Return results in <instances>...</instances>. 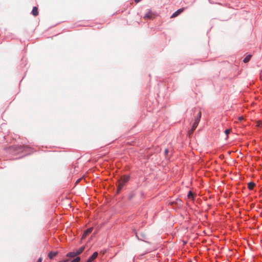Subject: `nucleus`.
Returning a JSON list of instances; mask_svg holds the SVG:
<instances>
[{
  "mask_svg": "<svg viewBox=\"0 0 262 262\" xmlns=\"http://www.w3.org/2000/svg\"><path fill=\"white\" fill-rule=\"evenodd\" d=\"M129 177L128 176H124L118 181V190L117 192L118 193L122 187L124 186L125 184L128 182L129 180Z\"/></svg>",
  "mask_w": 262,
  "mask_h": 262,
  "instance_id": "obj_1",
  "label": "nucleus"
},
{
  "mask_svg": "<svg viewBox=\"0 0 262 262\" xmlns=\"http://www.w3.org/2000/svg\"><path fill=\"white\" fill-rule=\"evenodd\" d=\"M156 14L152 12L151 10H148L147 13L144 15V18L146 19H154L156 17Z\"/></svg>",
  "mask_w": 262,
  "mask_h": 262,
  "instance_id": "obj_2",
  "label": "nucleus"
},
{
  "mask_svg": "<svg viewBox=\"0 0 262 262\" xmlns=\"http://www.w3.org/2000/svg\"><path fill=\"white\" fill-rule=\"evenodd\" d=\"M185 8H182L179 10H178L177 11H176L174 13L172 14V15L171 16L170 18H174L178 16L179 14H180L181 13H182Z\"/></svg>",
  "mask_w": 262,
  "mask_h": 262,
  "instance_id": "obj_3",
  "label": "nucleus"
},
{
  "mask_svg": "<svg viewBox=\"0 0 262 262\" xmlns=\"http://www.w3.org/2000/svg\"><path fill=\"white\" fill-rule=\"evenodd\" d=\"M92 228H90L86 230H85L82 235V239L85 238L89 234H90L92 232Z\"/></svg>",
  "mask_w": 262,
  "mask_h": 262,
  "instance_id": "obj_4",
  "label": "nucleus"
},
{
  "mask_svg": "<svg viewBox=\"0 0 262 262\" xmlns=\"http://www.w3.org/2000/svg\"><path fill=\"white\" fill-rule=\"evenodd\" d=\"M98 256V253L97 252H94L93 255L89 258L86 262H92L95 259L97 258Z\"/></svg>",
  "mask_w": 262,
  "mask_h": 262,
  "instance_id": "obj_5",
  "label": "nucleus"
},
{
  "mask_svg": "<svg viewBox=\"0 0 262 262\" xmlns=\"http://www.w3.org/2000/svg\"><path fill=\"white\" fill-rule=\"evenodd\" d=\"M32 14L34 16H36L38 15V8L36 7H34L32 11Z\"/></svg>",
  "mask_w": 262,
  "mask_h": 262,
  "instance_id": "obj_6",
  "label": "nucleus"
},
{
  "mask_svg": "<svg viewBox=\"0 0 262 262\" xmlns=\"http://www.w3.org/2000/svg\"><path fill=\"white\" fill-rule=\"evenodd\" d=\"M58 252H53L51 251L48 254V257L50 259L53 258L55 256H56L57 255Z\"/></svg>",
  "mask_w": 262,
  "mask_h": 262,
  "instance_id": "obj_7",
  "label": "nucleus"
},
{
  "mask_svg": "<svg viewBox=\"0 0 262 262\" xmlns=\"http://www.w3.org/2000/svg\"><path fill=\"white\" fill-rule=\"evenodd\" d=\"M255 186V184L252 182H250L248 183V187L249 189H250V190H252L254 188Z\"/></svg>",
  "mask_w": 262,
  "mask_h": 262,
  "instance_id": "obj_8",
  "label": "nucleus"
},
{
  "mask_svg": "<svg viewBox=\"0 0 262 262\" xmlns=\"http://www.w3.org/2000/svg\"><path fill=\"white\" fill-rule=\"evenodd\" d=\"M77 255V254H76V251H73L71 252H69L67 254V256L70 257H74Z\"/></svg>",
  "mask_w": 262,
  "mask_h": 262,
  "instance_id": "obj_9",
  "label": "nucleus"
},
{
  "mask_svg": "<svg viewBox=\"0 0 262 262\" xmlns=\"http://www.w3.org/2000/svg\"><path fill=\"white\" fill-rule=\"evenodd\" d=\"M201 118V112L200 111L195 119V122L199 123L200 121V119Z\"/></svg>",
  "mask_w": 262,
  "mask_h": 262,
  "instance_id": "obj_10",
  "label": "nucleus"
},
{
  "mask_svg": "<svg viewBox=\"0 0 262 262\" xmlns=\"http://www.w3.org/2000/svg\"><path fill=\"white\" fill-rule=\"evenodd\" d=\"M84 249H85L84 246L81 247L80 248H79L78 250H77L76 251V254H77V255H78L79 254H80V253H81L83 252V251L84 250Z\"/></svg>",
  "mask_w": 262,
  "mask_h": 262,
  "instance_id": "obj_11",
  "label": "nucleus"
},
{
  "mask_svg": "<svg viewBox=\"0 0 262 262\" xmlns=\"http://www.w3.org/2000/svg\"><path fill=\"white\" fill-rule=\"evenodd\" d=\"M251 55H247L243 60V61L245 63H247L251 59Z\"/></svg>",
  "mask_w": 262,
  "mask_h": 262,
  "instance_id": "obj_12",
  "label": "nucleus"
},
{
  "mask_svg": "<svg viewBox=\"0 0 262 262\" xmlns=\"http://www.w3.org/2000/svg\"><path fill=\"white\" fill-rule=\"evenodd\" d=\"M187 197L190 199H193V194L190 191L187 195Z\"/></svg>",
  "mask_w": 262,
  "mask_h": 262,
  "instance_id": "obj_13",
  "label": "nucleus"
},
{
  "mask_svg": "<svg viewBox=\"0 0 262 262\" xmlns=\"http://www.w3.org/2000/svg\"><path fill=\"white\" fill-rule=\"evenodd\" d=\"M198 124H199V123H198L197 122H194V123L192 126V128H191V129H192V131H194L195 129V128L198 126Z\"/></svg>",
  "mask_w": 262,
  "mask_h": 262,
  "instance_id": "obj_14",
  "label": "nucleus"
},
{
  "mask_svg": "<svg viewBox=\"0 0 262 262\" xmlns=\"http://www.w3.org/2000/svg\"><path fill=\"white\" fill-rule=\"evenodd\" d=\"M80 260V258L79 257H77L76 258L72 260L71 262H79Z\"/></svg>",
  "mask_w": 262,
  "mask_h": 262,
  "instance_id": "obj_15",
  "label": "nucleus"
},
{
  "mask_svg": "<svg viewBox=\"0 0 262 262\" xmlns=\"http://www.w3.org/2000/svg\"><path fill=\"white\" fill-rule=\"evenodd\" d=\"M230 132H231V129H227L225 130V134L227 135V137H228V134L230 133Z\"/></svg>",
  "mask_w": 262,
  "mask_h": 262,
  "instance_id": "obj_16",
  "label": "nucleus"
},
{
  "mask_svg": "<svg viewBox=\"0 0 262 262\" xmlns=\"http://www.w3.org/2000/svg\"><path fill=\"white\" fill-rule=\"evenodd\" d=\"M257 125L258 126V127H262V122L261 121H258L257 122Z\"/></svg>",
  "mask_w": 262,
  "mask_h": 262,
  "instance_id": "obj_17",
  "label": "nucleus"
},
{
  "mask_svg": "<svg viewBox=\"0 0 262 262\" xmlns=\"http://www.w3.org/2000/svg\"><path fill=\"white\" fill-rule=\"evenodd\" d=\"M134 195V193H132V194L129 195V199H132L133 198Z\"/></svg>",
  "mask_w": 262,
  "mask_h": 262,
  "instance_id": "obj_18",
  "label": "nucleus"
},
{
  "mask_svg": "<svg viewBox=\"0 0 262 262\" xmlns=\"http://www.w3.org/2000/svg\"><path fill=\"white\" fill-rule=\"evenodd\" d=\"M193 132L194 131H192V129H191V130L189 131V135H190L193 133Z\"/></svg>",
  "mask_w": 262,
  "mask_h": 262,
  "instance_id": "obj_19",
  "label": "nucleus"
},
{
  "mask_svg": "<svg viewBox=\"0 0 262 262\" xmlns=\"http://www.w3.org/2000/svg\"><path fill=\"white\" fill-rule=\"evenodd\" d=\"M243 119H244V118H243V117L241 116V117H239L238 118V120L241 121V120H243Z\"/></svg>",
  "mask_w": 262,
  "mask_h": 262,
  "instance_id": "obj_20",
  "label": "nucleus"
},
{
  "mask_svg": "<svg viewBox=\"0 0 262 262\" xmlns=\"http://www.w3.org/2000/svg\"><path fill=\"white\" fill-rule=\"evenodd\" d=\"M168 152V150L167 149H165V155H167Z\"/></svg>",
  "mask_w": 262,
  "mask_h": 262,
  "instance_id": "obj_21",
  "label": "nucleus"
},
{
  "mask_svg": "<svg viewBox=\"0 0 262 262\" xmlns=\"http://www.w3.org/2000/svg\"><path fill=\"white\" fill-rule=\"evenodd\" d=\"M68 261H69V259H66V260L60 261L59 262H68Z\"/></svg>",
  "mask_w": 262,
  "mask_h": 262,
  "instance_id": "obj_22",
  "label": "nucleus"
},
{
  "mask_svg": "<svg viewBox=\"0 0 262 262\" xmlns=\"http://www.w3.org/2000/svg\"><path fill=\"white\" fill-rule=\"evenodd\" d=\"M42 261V258L41 257H40L38 260H37V262H41Z\"/></svg>",
  "mask_w": 262,
  "mask_h": 262,
  "instance_id": "obj_23",
  "label": "nucleus"
},
{
  "mask_svg": "<svg viewBox=\"0 0 262 262\" xmlns=\"http://www.w3.org/2000/svg\"><path fill=\"white\" fill-rule=\"evenodd\" d=\"M140 0H135V2L137 3L140 2Z\"/></svg>",
  "mask_w": 262,
  "mask_h": 262,
  "instance_id": "obj_24",
  "label": "nucleus"
},
{
  "mask_svg": "<svg viewBox=\"0 0 262 262\" xmlns=\"http://www.w3.org/2000/svg\"><path fill=\"white\" fill-rule=\"evenodd\" d=\"M80 181V179H78L77 181H76V183H78L79 181Z\"/></svg>",
  "mask_w": 262,
  "mask_h": 262,
  "instance_id": "obj_25",
  "label": "nucleus"
}]
</instances>
